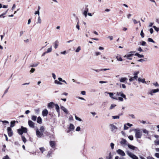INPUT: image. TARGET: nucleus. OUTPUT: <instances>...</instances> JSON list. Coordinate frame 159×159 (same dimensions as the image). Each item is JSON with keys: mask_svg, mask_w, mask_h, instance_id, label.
Wrapping results in <instances>:
<instances>
[{"mask_svg": "<svg viewBox=\"0 0 159 159\" xmlns=\"http://www.w3.org/2000/svg\"><path fill=\"white\" fill-rule=\"evenodd\" d=\"M48 114V111L46 109H44L42 112V115L43 116H46Z\"/></svg>", "mask_w": 159, "mask_h": 159, "instance_id": "ddd939ff", "label": "nucleus"}, {"mask_svg": "<svg viewBox=\"0 0 159 159\" xmlns=\"http://www.w3.org/2000/svg\"><path fill=\"white\" fill-rule=\"evenodd\" d=\"M44 130V128L43 126H42L40 127V130L41 132L43 133Z\"/></svg>", "mask_w": 159, "mask_h": 159, "instance_id": "de8ad7c7", "label": "nucleus"}, {"mask_svg": "<svg viewBox=\"0 0 159 159\" xmlns=\"http://www.w3.org/2000/svg\"><path fill=\"white\" fill-rule=\"evenodd\" d=\"M116 57L118 61H123L122 58L119 55H117Z\"/></svg>", "mask_w": 159, "mask_h": 159, "instance_id": "bb28decb", "label": "nucleus"}, {"mask_svg": "<svg viewBox=\"0 0 159 159\" xmlns=\"http://www.w3.org/2000/svg\"><path fill=\"white\" fill-rule=\"evenodd\" d=\"M39 149L42 153H43V152L45 151V149L43 147L40 148Z\"/></svg>", "mask_w": 159, "mask_h": 159, "instance_id": "a19ab883", "label": "nucleus"}, {"mask_svg": "<svg viewBox=\"0 0 159 159\" xmlns=\"http://www.w3.org/2000/svg\"><path fill=\"white\" fill-rule=\"evenodd\" d=\"M137 75H134L133 77H131L130 79H129V81L130 82H131L133 81L134 80H137L138 78Z\"/></svg>", "mask_w": 159, "mask_h": 159, "instance_id": "a211bd4d", "label": "nucleus"}, {"mask_svg": "<svg viewBox=\"0 0 159 159\" xmlns=\"http://www.w3.org/2000/svg\"><path fill=\"white\" fill-rule=\"evenodd\" d=\"M54 83L56 84H60V85H61L62 84V83H61V82H59V81H58L57 80H55L54 81Z\"/></svg>", "mask_w": 159, "mask_h": 159, "instance_id": "4c0bfd02", "label": "nucleus"}, {"mask_svg": "<svg viewBox=\"0 0 159 159\" xmlns=\"http://www.w3.org/2000/svg\"><path fill=\"white\" fill-rule=\"evenodd\" d=\"M52 77L53 78L54 80H55L56 79V76L54 73H52Z\"/></svg>", "mask_w": 159, "mask_h": 159, "instance_id": "e2e57ef3", "label": "nucleus"}, {"mask_svg": "<svg viewBox=\"0 0 159 159\" xmlns=\"http://www.w3.org/2000/svg\"><path fill=\"white\" fill-rule=\"evenodd\" d=\"M0 122H2L3 124H5V125H6V124H9V122L7 120H0Z\"/></svg>", "mask_w": 159, "mask_h": 159, "instance_id": "473e14b6", "label": "nucleus"}, {"mask_svg": "<svg viewBox=\"0 0 159 159\" xmlns=\"http://www.w3.org/2000/svg\"><path fill=\"white\" fill-rule=\"evenodd\" d=\"M134 131L135 134V137L137 139H140L142 137V134L140 130L139 129H135Z\"/></svg>", "mask_w": 159, "mask_h": 159, "instance_id": "7ed1b4c3", "label": "nucleus"}, {"mask_svg": "<svg viewBox=\"0 0 159 159\" xmlns=\"http://www.w3.org/2000/svg\"><path fill=\"white\" fill-rule=\"evenodd\" d=\"M16 122V121L15 120H13L11 122V125H10V127H13L15 125V123Z\"/></svg>", "mask_w": 159, "mask_h": 159, "instance_id": "a878e982", "label": "nucleus"}, {"mask_svg": "<svg viewBox=\"0 0 159 159\" xmlns=\"http://www.w3.org/2000/svg\"><path fill=\"white\" fill-rule=\"evenodd\" d=\"M128 138L131 140H133L134 138L132 135H130L128 136Z\"/></svg>", "mask_w": 159, "mask_h": 159, "instance_id": "5fc2aeb1", "label": "nucleus"}, {"mask_svg": "<svg viewBox=\"0 0 159 159\" xmlns=\"http://www.w3.org/2000/svg\"><path fill=\"white\" fill-rule=\"evenodd\" d=\"M148 40L149 42H151L154 43H155V42L153 40V39L151 38H148Z\"/></svg>", "mask_w": 159, "mask_h": 159, "instance_id": "f704fd0d", "label": "nucleus"}, {"mask_svg": "<svg viewBox=\"0 0 159 159\" xmlns=\"http://www.w3.org/2000/svg\"><path fill=\"white\" fill-rule=\"evenodd\" d=\"M39 62H37L36 63H34L30 65V66L32 67H35L37 66L39 64Z\"/></svg>", "mask_w": 159, "mask_h": 159, "instance_id": "c756f323", "label": "nucleus"}, {"mask_svg": "<svg viewBox=\"0 0 159 159\" xmlns=\"http://www.w3.org/2000/svg\"><path fill=\"white\" fill-rule=\"evenodd\" d=\"M7 130L8 136L11 137L13 135V132L11 127H8L7 128Z\"/></svg>", "mask_w": 159, "mask_h": 159, "instance_id": "6e6552de", "label": "nucleus"}, {"mask_svg": "<svg viewBox=\"0 0 159 159\" xmlns=\"http://www.w3.org/2000/svg\"><path fill=\"white\" fill-rule=\"evenodd\" d=\"M81 50V47L79 46L78 47L77 49H76L75 52H78Z\"/></svg>", "mask_w": 159, "mask_h": 159, "instance_id": "72a5a7b5", "label": "nucleus"}, {"mask_svg": "<svg viewBox=\"0 0 159 159\" xmlns=\"http://www.w3.org/2000/svg\"><path fill=\"white\" fill-rule=\"evenodd\" d=\"M116 152L119 154L121 155V156H125V154L124 152L120 149L117 150Z\"/></svg>", "mask_w": 159, "mask_h": 159, "instance_id": "9d476101", "label": "nucleus"}, {"mask_svg": "<svg viewBox=\"0 0 159 159\" xmlns=\"http://www.w3.org/2000/svg\"><path fill=\"white\" fill-rule=\"evenodd\" d=\"M21 138H22V140H23V142L25 143L26 142V138H25V137L24 136L22 135Z\"/></svg>", "mask_w": 159, "mask_h": 159, "instance_id": "7c9ffc66", "label": "nucleus"}, {"mask_svg": "<svg viewBox=\"0 0 159 159\" xmlns=\"http://www.w3.org/2000/svg\"><path fill=\"white\" fill-rule=\"evenodd\" d=\"M37 122L38 123L41 124L42 123V119L40 116H39L37 118Z\"/></svg>", "mask_w": 159, "mask_h": 159, "instance_id": "5701e85b", "label": "nucleus"}, {"mask_svg": "<svg viewBox=\"0 0 159 159\" xmlns=\"http://www.w3.org/2000/svg\"><path fill=\"white\" fill-rule=\"evenodd\" d=\"M54 48L55 49H56L58 46V41H56L54 42Z\"/></svg>", "mask_w": 159, "mask_h": 159, "instance_id": "c85d7f7f", "label": "nucleus"}, {"mask_svg": "<svg viewBox=\"0 0 159 159\" xmlns=\"http://www.w3.org/2000/svg\"><path fill=\"white\" fill-rule=\"evenodd\" d=\"M143 133L144 134H148V131L146 130V129H144L143 130Z\"/></svg>", "mask_w": 159, "mask_h": 159, "instance_id": "79ce46f5", "label": "nucleus"}, {"mask_svg": "<svg viewBox=\"0 0 159 159\" xmlns=\"http://www.w3.org/2000/svg\"><path fill=\"white\" fill-rule=\"evenodd\" d=\"M135 51H131L124 56V57L128 60H132Z\"/></svg>", "mask_w": 159, "mask_h": 159, "instance_id": "f03ea898", "label": "nucleus"}, {"mask_svg": "<svg viewBox=\"0 0 159 159\" xmlns=\"http://www.w3.org/2000/svg\"><path fill=\"white\" fill-rule=\"evenodd\" d=\"M37 119V116H35L32 115L31 116V119L34 121H35Z\"/></svg>", "mask_w": 159, "mask_h": 159, "instance_id": "cd10ccee", "label": "nucleus"}, {"mask_svg": "<svg viewBox=\"0 0 159 159\" xmlns=\"http://www.w3.org/2000/svg\"><path fill=\"white\" fill-rule=\"evenodd\" d=\"M75 119L77 120H78L80 121H82V120L81 118L79 117H77L76 115L75 116Z\"/></svg>", "mask_w": 159, "mask_h": 159, "instance_id": "ea45409f", "label": "nucleus"}, {"mask_svg": "<svg viewBox=\"0 0 159 159\" xmlns=\"http://www.w3.org/2000/svg\"><path fill=\"white\" fill-rule=\"evenodd\" d=\"M120 88L122 87L123 89H125L126 88V86L125 84H120Z\"/></svg>", "mask_w": 159, "mask_h": 159, "instance_id": "c03bdc74", "label": "nucleus"}, {"mask_svg": "<svg viewBox=\"0 0 159 159\" xmlns=\"http://www.w3.org/2000/svg\"><path fill=\"white\" fill-rule=\"evenodd\" d=\"M149 31L150 32V33L151 34H152L153 33V30L152 28H151L149 29Z\"/></svg>", "mask_w": 159, "mask_h": 159, "instance_id": "0e129e2a", "label": "nucleus"}, {"mask_svg": "<svg viewBox=\"0 0 159 159\" xmlns=\"http://www.w3.org/2000/svg\"><path fill=\"white\" fill-rule=\"evenodd\" d=\"M127 145L128 146V148H129L132 150H134L136 149L137 148L136 147H135L134 146L132 145H131L129 143H128V144H127Z\"/></svg>", "mask_w": 159, "mask_h": 159, "instance_id": "f3484780", "label": "nucleus"}, {"mask_svg": "<svg viewBox=\"0 0 159 159\" xmlns=\"http://www.w3.org/2000/svg\"><path fill=\"white\" fill-rule=\"evenodd\" d=\"M111 147L112 149H113L114 148V144L113 143H111L110 144Z\"/></svg>", "mask_w": 159, "mask_h": 159, "instance_id": "680f3d73", "label": "nucleus"}, {"mask_svg": "<svg viewBox=\"0 0 159 159\" xmlns=\"http://www.w3.org/2000/svg\"><path fill=\"white\" fill-rule=\"evenodd\" d=\"M17 130L18 133L20 135H22L23 133H26L27 132V129L22 126H21V128L18 129Z\"/></svg>", "mask_w": 159, "mask_h": 159, "instance_id": "f257e3e1", "label": "nucleus"}, {"mask_svg": "<svg viewBox=\"0 0 159 159\" xmlns=\"http://www.w3.org/2000/svg\"><path fill=\"white\" fill-rule=\"evenodd\" d=\"M141 45L143 46H144L146 44V42L143 41H142L140 43Z\"/></svg>", "mask_w": 159, "mask_h": 159, "instance_id": "37998d69", "label": "nucleus"}, {"mask_svg": "<svg viewBox=\"0 0 159 159\" xmlns=\"http://www.w3.org/2000/svg\"><path fill=\"white\" fill-rule=\"evenodd\" d=\"M127 154L133 159H138V157L134 154L131 152L129 150L126 152Z\"/></svg>", "mask_w": 159, "mask_h": 159, "instance_id": "20e7f679", "label": "nucleus"}, {"mask_svg": "<svg viewBox=\"0 0 159 159\" xmlns=\"http://www.w3.org/2000/svg\"><path fill=\"white\" fill-rule=\"evenodd\" d=\"M123 98L122 97H119L118 98H117V100L118 99L119 101L120 102H123L124 101Z\"/></svg>", "mask_w": 159, "mask_h": 159, "instance_id": "09e8293b", "label": "nucleus"}, {"mask_svg": "<svg viewBox=\"0 0 159 159\" xmlns=\"http://www.w3.org/2000/svg\"><path fill=\"white\" fill-rule=\"evenodd\" d=\"M52 51V47H51L50 48H48L47 50V51L46 52L47 53L51 52Z\"/></svg>", "mask_w": 159, "mask_h": 159, "instance_id": "a18cd8bd", "label": "nucleus"}, {"mask_svg": "<svg viewBox=\"0 0 159 159\" xmlns=\"http://www.w3.org/2000/svg\"><path fill=\"white\" fill-rule=\"evenodd\" d=\"M52 154V152L51 151H49L47 155V157H49L51 156V155Z\"/></svg>", "mask_w": 159, "mask_h": 159, "instance_id": "58836bf2", "label": "nucleus"}, {"mask_svg": "<svg viewBox=\"0 0 159 159\" xmlns=\"http://www.w3.org/2000/svg\"><path fill=\"white\" fill-rule=\"evenodd\" d=\"M134 55L138 56L139 58H143L144 57L143 55H140L138 53H135Z\"/></svg>", "mask_w": 159, "mask_h": 159, "instance_id": "393cba45", "label": "nucleus"}, {"mask_svg": "<svg viewBox=\"0 0 159 159\" xmlns=\"http://www.w3.org/2000/svg\"><path fill=\"white\" fill-rule=\"evenodd\" d=\"M87 13L86 11H84L83 12V14L84 16L86 18L87 16V14H88Z\"/></svg>", "mask_w": 159, "mask_h": 159, "instance_id": "6e6d98bb", "label": "nucleus"}, {"mask_svg": "<svg viewBox=\"0 0 159 159\" xmlns=\"http://www.w3.org/2000/svg\"><path fill=\"white\" fill-rule=\"evenodd\" d=\"M116 96H120L121 97L124 98L125 99H127L126 96L122 92H117L116 93Z\"/></svg>", "mask_w": 159, "mask_h": 159, "instance_id": "423d86ee", "label": "nucleus"}, {"mask_svg": "<svg viewBox=\"0 0 159 159\" xmlns=\"http://www.w3.org/2000/svg\"><path fill=\"white\" fill-rule=\"evenodd\" d=\"M105 93H107L108 94H109L110 97L112 99L114 100H117V98L116 97H113V95L114 93H109V92H105Z\"/></svg>", "mask_w": 159, "mask_h": 159, "instance_id": "9b49d317", "label": "nucleus"}, {"mask_svg": "<svg viewBox=\"0 0 159 159\" xmlns=\"http://www.w3.org/2000/svg\"><path fill=\"white\" fill-rule=\"evenodd\" d=\"M128 127L126 126L125 125H124V129L125 130H127L128 129Z\"/></svg>", "mask_w": 159, "mask_h": 159, "instance_id": "338daca9", "label": "nucleus"}, {"mask_svg": "<svg viewBox=\"0 0 159 159\" xmlns=\"http://www.w3.org/2000/svg\"><path fill=\"white\" fill-rule=\"evenodd\" d=\"M155 145H159V140H156L154 141Z\"/></svg>", "mask_w": 159, "mask_h": 159, "instance_id": "3c124183", "label": "nucleus"}, {"mask_svg": "<svg viewBox=\"0 0 159 159\" xmlns=\"http://www.w3.org/2000/svg\"><path fill=\"white\" fill-rule=\"evenodd\" d=\"M34 111L35 113L38 114L40 112V109L39 108H37L34 109Z\"/></svg>", "mask_w": 159, "mask_h": 159, "instance_id": "c9c22d12", "label": "nucleus"}, {"mask_svg": "<svg viewBox=\"0 0 159 159\" xmlns=\"http://www.w3.org/2000/svg\"><path fill=\"white\" fill-rule=\"evenodd\" d=\"M110 126L111 131L114 133L116 132L117 129V128L113 124H111Z\"/></svg>", "mask_w": 159, "mask_h": 159, "instance_id": "1a4fd4ad", "label": "nucleus"}, {"mask_svg": "<svg viewBox=\"0 0 159 159\" xmlns=\"http://www.w3.org/2000/svg\"><path fill=\"white\" fill-rule=\"evenodd\" d=\"M153 85L155 86V87H159V85L157 82H156L155 83H153Z\"/></svg>", "mask_w": 159, "mask_h": 159, "instance_id": "4d7b16f0", "label": "nucleus"}, {"mask_svg": "<svg viewBox=\"0 0 159 159\" xmlns=\"http://www.w3.org/2000/svg\"><path fill=\"white\" fill-rule=\"evenodd\" d=\"M140 35L141 37L143 38L144 37V34L143 32V30H142L140 32Z\"/></svg>", "mask_w": 159, "mask_h": 159, "instance_id": "e433bc0d", "label": "nucleus"}, {"mask_svg": "<svg viewBox=\"0 0 159 159\" xmlns=\"http://www.w3.org/2000/svg\"><path fill=\"white\" fill-rule=\"evenodd\" d=\"M61 109L66 114L68 113V111L65 108L64 106H61Z\"/></svg>", "mask_w": 159, "mask_h": 159, "instance_id": "412c9836", "label": "nucleus"}, {"mask_svg": "<svg viewBox=\"0 0 159 159\" xmlns=\"http://www.w3.org/2000/svg\"><path fill=\"white\" fill-rule=\"evenodd\" d=\"M101 52H95V55H96V56H98L99 55H100L101 54Z\"/></svg>", "mask_w": 159, "mask_h": 159, "instance_id": "052dcab7", "label": "nucleus"}, {"mask_svg": "<svg viewBox=\"0 0 159 159\" xmlns=\"http://www.w3.org/2000/svg\"><path fill=\"white\" fill-rule=\"evenodd\" d=\"M147 159H155L153 157L149 156L147 157Z\"/></svg>", "mask_w": 159, "mask_h": 159, "instance_id": "774afa93", "label": "nucleus"}, {"mask_svg": "<svg viewBox=\"0 0 159 159\" xmlns=\"http://www.w3.org/2000/svg\"><path fill=\"white\" fill-rule=\"evenodd\" d=\"M2 159H10L8 156L7 155H6L2 158Z\"/></svg>", "mask_w": 159, "mask_h": 159, "instance_id": "864d4df0", "label": "nucleus"}, {"mask_svg": "<svg viewBox=\"0 0 159 159\" xmlns=\"http://www.w3.org/2000/svg\"><path fill=\"white\" fill-rule=\"evenodd\" d=\"M55 106L56 109L57 111V112L58 113H60V111H59V106L57 104H56L54 105Z\"/></svg>", "mask_w": 159, "mask_h": 159, "instance_id": "4be33fe9", "label": "nucleus"}, {"mask_svg": "<svg viewBox=\"0 0 159 159\" xmlns=\"http://www.w3.org/2000/svg\"><path fill=\"white\" fill-rule=\"evenodd\" d=\"M41 23V19L40 17L39 16V17H38V22H37V23L38 24V23Z\"/></svg>", "mask_w": 159, "mask_h": 159, "instance_id": "603ef678", "label": "nucleus"}, {"mask_svg": "<svg viewBox=\"0 0 159 159\" xmlns=\"http://www.w3.org/2000/svg\"><path fill=\"white\" fill-rule=\"evenodd\" d=\"M36 134L38 137L41 138L43 135V133L40 131L38 129H37L36 130Z\"/></svg>", "mask_w": 159, "mask_h": 159, "instance_id": "0eeeda50", "label": "nucleus"}, {"mask_svg": "<svg viewBox=\"0 0 159 159\" xmlns=\"http://www.w3.org/2000/svg\"><path fill=\"white\" fill-rule=\"evenodd\" d=\"M55 104L53 102H51L48 104V107L49 108H52L53 107Z\"/></svg>", "mask_w": 159, "mask_h": 159, "instance_id": "2eb2a0df", "label": "nucleus"}, {"mask_svg": "<svg viewBox=\"0 0 159 159\" xmlns=\"http://www.w3.org/2000/svg\"><path fill=\"white\" fill-rule=\"evenodd\" d=\"M23 33H24L23 31H20V37H21V36H22V35H23Z\"/></svg>", "mask_w": 159, "mask_h": 159, "instance_id": "69168bd1", "label": "nucleus"}, {"mask_svg": "<svg viewBox=\"0 0 159 159\" xmlns=\"http://www.w3.org/2000/svg\"><path fill=\"white\" fill-rule=\"evenodd\" d=\"M120 144L122 145H127L128 143L127 142L126 140L122 138L121 141L120 142Z\"/></svg>", "mask_w": 159, "mask_h": 159, "instance_id": "f8f14e48", "label": "nucleus"}, {"mask_svg": "<svg viewBox=\"0 0 159 159\" xmlns=\"http://www.w3.org/2000/svg\"><path fill=\"white\" fill-rule=\"evenodd\" d=\"M153 28H154V30L157 31V32H158L159 30V29L157 27H156V26H153Z\"/></svg>", "mask_w": 159, "mask_h": 159, "instance_id": "8fccbe9b", "label": "nucleus"}, {"mask_svg": "<svg viewBox=\"0 0 159 159\" xmlns=\"http://www.w3.org/2000/svg\"><path fill=\"white\" fill-rule=\"evenodd\" d=\"M75 127L74 125L72 124H70L69 127V129L70 131L73 130H74Z\"/></svg>", "mask_w": 159, "mask_h": 159, "instance_id": "b1692460", "label": "nucleus"}, {"mask_svg": "<svg viewBox=\"0 0 159 159\" xmlns=\"http://www.w3.org/2000/svg\"><path fill=\"white\" fill-rule=\"evenodd\" d=\"M128 79L126 77H121L119 79L121 83H124Z\"/></svg>", "mask_w": 159, "mask_h": 159, "instance_id": "dca6fc26", "label": "nucleus"}, {"mask_svg": "<svg viewBox=\"0 0 159 159\" xmlns=\"http://www.w3.org/2000/svg\"><path fill=\"white\" fill-rule=\"evenodd\" d=\"M112 118L113 119H119L120 118L119 116H112Z\"/></svg>", "mask_w": 159, "mask_h": 159, "instance_id": "49530a36", "label": "nucleus"}, {"mask_svg": "<svg viewBox=\"0 0 159 159\" xmlns=\"http://www.w3.org/2000/svg\"><path fill=\"white\" fill-rule=\"evenodd\" d=\"M50 145L53 148L55 147V142L54 141H51L49 142Z\"/></svg>", "mask_w": 159, "mask_h": 159, "instance_id": "6ab92c4d", "label": "nucleus"}, {"mask_svg": "<svg viewBox=\"0 0 159 159\" xmlns=\"http://www.w3.org/2000/svg\"><path fill=\"white\" fill-rule=\"evenodd\" d=\"M138 80L139 82H141L143 83H146L147 82L145 81V79H142L140 78H139L138 79Z\"/></svg>", "mask_w": 159, "mask_h": 159, "instance_id": "aec40b11", "label": "nucleus"}, {"mask_svg": "<svg viewBox=\"0 0 159 159\" xmlns=\"http://www.w3.org/2000/svg\"><path fill=\"white\" fill-rule=\"evenodd\" d=\"M116 106V104H111V105L110 107L109 108L110 110H111V109H113Z\"/></svg>", "mask_w": 159, "mask_h": 159, "instance_id": "2f4dec72", "label": "nucleus"}, {"mask_svg": "<svg viewBox=\"0 0 159 159\" xmlns=\"http://www.w3.org/2000/svg\"><path fill=\"white\" fill-rule=\"evenodd\" d=\"M154 155L156 157L159 158V153H156Z\"/></svg>", "mask_w": 159, "mask_h": 159, "instance_id": "13d9d810", "label": "nucleus"}, {"mask_svg": "<svg viewBox=\"0 0 159 159\" xmlns=\"http://www.w3.org/2000/svg\"><path fill=\"white\" fill-rule=\"evenodd\" d=\"M80 130V126L77 127L76 129L75 130L76 131H79Z\"/></svg>", "mask_w": 159, "mask_h": 159, "instance_id": "bf43d9fd", "label": "nucleus"}, {"mask_svg": "<svg viewBox=\"0 0 159 159\" xmlns=\"http://www.w3.org/2000/svg\"><path fill=\"white\" fill-rule=\"evenodd\" d=\"M28 124L31 128H34V124L31 120H29L28 121Z\"/></svg>", "mask_w": 159, "mask_h": 159, "instance_id": "4468645a", "label": "nucleus"}, {"mask_svg": "<svg viewBox=\"0 0 159 159\" xmlns=\"http://www.w3.org/2000/svg\"><path fill=\"white\" fill-rule=\"evenodd\" d=\"M159 92V89H150L149 92L148 94H150L151 96L153 95V93Z\"/></svg>", "mask_w": 159, "mask_h": 159, "instance_id": "39448f33", "label": "nucleus"}]
</instances>
